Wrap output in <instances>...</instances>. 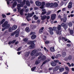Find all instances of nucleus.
<instances>
[{
	"label": "nucleus",
	"instance_id": "nucleus-24",
	"mask_svg": "<svg viewBox=\"0 0 74 74\" xmlns=\"http://www.w3.org/2000/svg\"><path fill=\"white\" fill-rule=\"evenodd\" d=\"M45 5V2H42V5L40 7V8H43L44 6Z\"/></svg>",
	"mask_w": 74,
	"mask_h": 74
},
{
	"label": "nucleus",
	"instance_id": "nucleus-3",
	"mask_svg": "<svg viewBox=\"0 0 74 74\" xmlns=\"http://www.w3.org/2000/svg\"><path fill=\"white\" fill-rule=\"evenodd\" d=\"M27 44L29 45L31 44V45L29 46V49H32V48H33L34 47V45H35V44L34 43V41L29 42L27 43Z\"/></svg>",
	"mask_w": 74,
	"mask_h": 74
},
{
	"label": "nucleus",
	"instance_id": "nucleus-57",
	"mask_svg": "<svg viewBox=\"0 0 74 74\" xmlns=\"http://www.w3.org/2000/svg\"><path fill=\"white\" fill-rule=\"evenodd\" d=\"M50 34H51V35H52V34H53V32H52V31H50Z\"/></svg>",
	"mask_w": 74,
	"mask_h": 74
},
{
	"label": "nucleus",
	"instance_id": "nucleus-52",
	"mask_svg": "<svg viewBox=\"0 0 74 74\" xmlns=\"http://www.w3.org/2000/svg\"><path fill=\"white\" fill-rule=\"evenodd\" d=\"M21 49H22V47H20L18 48L17 49V51H20V50H21Z\"/></svg>",
	"mask_w": 74,
	"mask_h": 74
},
{
	"label": "nucleus",
	"instance_id": "nucleus-39",
	"mask_svg": "<svg viewBox=\"0 0 74 74\" xmlns=\"http://www.w3.org/2000/svg\"><path fill=\"white\" fill-rule=\"evenodd\" d=\"M5 20L4 19H3L2 21L1 22V24H3L4 22L5 21Z\"/></svg>",
	"mask_w": 74,
	"mask_h": 74
},
{
	"label": "nucleus",
	"instance_id": "nucleus-40",
	"mask_svg": "<svg viewBox=\"0 0 74 74\" xmlns=\"http://www.w3.org/2000/svg\"><path fill=\"white\" fill-rule=\"evenodd\" d=\"M68 59L69 60H71L72 59V56H69L68 58Z\"/></svg>",
	"mask_w": 74,
	"mask_h": 74
},
{
	"label": "nucleus",
	"instance_id": "nucleus-25",
	"mask_svg": "<svg viewBox=\"0 0 74 74\" xmlns=\"http://www.w3.org/2000/svg\"><path fill=\"white\" fill-rule=\"evenodd\" d=\"M24 10H23V9L21 10L20 11V14L21 15H22L23 14V11Z\"/></svg>",
	"mask_w": 74,
	"mask_h": 74
},
{
	"label": "nucleus",
	"instance_id": "nucleus-55",
	"mask_svg": "<svg viewBox=\"0 0 74 74\" xmlns=\"http://www.w3.org/2000/svg\"><path fill=\"white\" fill-rule=\"evenodd\" d=\"M39 32L40 33V34H41V33H42V32H43V30L40 29L39 30Z\"/></svg>",
	"mask_w": 74,
	"mask_h": 74
},
{
	"label": "nucleus",
	"instance_id": "nucleus-47",
	"mask_svg": "<svg viewBox=\"0 0 74 74\" xmlns=\"http://www.w3.org/2000/svg\"><path fill=\"white\" fill-rule=\"evenodd\" d=\"M29 8H27L25 10V11L27 12H29Z\"/></svg>",
	"mask_w": 74,
	"mask_h": 74
},
{
	"label": "nucleus",
	"instance_id": "nucleus-22",
	"mask_svg": "<svg viewBox=\"0 0 74 74\" xmlns=\"http://www.w3.org/2000/svg\"><path fill=\"white\" fill-rule=\"evenodd\" d=\"M64 68L61 67L59 68V70L60 72H58V73H60L61 72H62V71H64Z\"/></svg>",
	"mask_w": 74,
	"mask_h": 74
},
{
	"label": "nucleus",
	"instance_id": "nucleus-23",
	"mask_svg": "<svg viewBox=\"0 0 74 74\" xmlns=\"http://www.w3.org/2000/svg\"><path fill=\"white\" fill-rule=\"evenodd\" d=\"M25 4L27 5V6H30V2H29V1L27 0L25 2Z\"/></svg>",
	"mask_w": 74,
	"mask_h": 74
},
{
	"label": "nucleus",
	"instance_id": "nucleus-9",
	"mask_svg": "<svg viewBox=\"0 0 74 74\" xmlns=\"http://www.w3.org/2000/svg\"><path fill=\"white\" fill-rule=\"evenodd\" d=\"M19 29H17L15 31V37H18L19 36Z\"/></svg>",
	"mask_w": 74,
	"mask_h": 74
},
{
	"label": "nucleus",
	"instance_id": "nucleus-26",
	"mask_svg": "<svg viewBox=\"0 0 74 74\" xmlns=\"http://www.w3.org/2000/svg\"><path fill=\"white\" fill-rule=\"evenodd\" d=\"M70 33L72 35V36H74V31H73V30H70Z\"/></svg>",
	"mask_w": 74,
	"mask_h": 74
},
{
	"label": "nucleus",
	"instance_id": "nucleus-32",
	"mask_svg": "<svg viewBox=\"0 0 74 74\" xmlns=\"http://www.w3.org/2000/svg\"><path fill=\"white\" fill-rule=\"evenodd\" d=\"M25 31L27 32H30V29L29 27H27L25 28Z\"/></svg>",
	"mask_w": 74,
	"mask_h": 74
},
{
	"label": "nucleus",
	"instance_id": "nucleus-16",
	"mask_svg": "<svg viewBox=\"0 0 74 74\" xmlns=\"http://www.w3.org/2000/svg\"><path fill=\"white\" fill-rule=\"evenodd\" d=\"M16 29H17V26L16 25H14L12 27V30H16Z\"/></svg>",
	"mask_w": 74,
	"mask_h": 74
},
{
	"label": "nucleus",
	"instance_id": "nucleus-20",
	"mask_svg": "<svg viewBox=\"0 0 74 74\" xmlns=\"http://www.w3.org/2000/svg\"><path fill=\"white\" fill-rule=\"evenodd\" d=\"M51 65L52 66H53V67H55V66H56V64L55 63L53 62H51Z\"/></svg>",
	"mask_w": 74,
	"mask_h": 74
},
{
	"label": "nucleus",
	"instance_id": "nucleus-28",
	"mask_svg": "<svg viewBox=\"0 0 74 74\" xmlns=\"http://www.w3.org/2000/svg\"><path fill=\"white\" fill-rule=\"evenodd\" d=\"M31 38L32 39H35V38H36V35H33L31 37Z\"/></svg>",
	"mask_w": 74,
	"mask_h": 74
},
{
	"label": "nucleus",
	"instance_id": "nucleus-63",
	"mask_svg": "<svg viewBox=\"0 0 74 74\" xmlns=\"http://www.w3.org/2000/svg\"><path fill=\"white\" fill-rule=\"evenodd\" d=\"M65 10H66V8H64L62 9V11H64Z\"/></svg>",
	"mask_w": 74,
	"mask_h": 74
},
{
	"label": "nucleus",
	"instance_id": "nucleus-7",
	"mask_svg": "<svg viewBox=\"0 0 74 74\" xmlns=\"http://www.w3.org/2000/svg\"><path fill=\"white\" fill-rule=\"evenodd\" d=\"M61 26L62 27H64V29L66 30V29L67 28V25H66V24L63 23L61 25Z\"/></svg>",
	"mask_w": 74,
	"mask_h": 74
},
{
	"label": "nucleus",
	"instance_id": "nucleus-41",
	"mask_svg": "<svg viewBox=\"0 0 74 74\" xmlns=\"http://www.w3.org/2000/svg\"><path fill=\"white\" fill-rule=\"evenodd\" d=\"M15 32H13V33H12L11 34V36H14L15 35Z\"/></svg>",
	"mask_w": 74,
	"mask_h": 74
},
{
	"label": "nucleus",
	"instance_id": "nucleus-48",
	"mask_svg": "<svg viewBox=\"0 0 74 74\" xmlns=\"http://www.w3.org/2000/svg\"><path fill=\"white\" fill-rule=\"evenodd\" d=\"M8 31L9 32H12V28H9L8 29Z\"/></svg>",
	"mask_w": 74,
	"mask_h": 74
},
{
	"label": "nucleus",
	"instance_id": "nucleus-21",
	"mask_svg": "<svg viewBox=\"0 0 74 74\" xmlns=\"http://www.w3.org/2000/svg\"><path fill=\"white\" fill-rule=\"evenodd\" d=\"M68 7V8H71L72 7V3L71 2L69 3Z\"/></svg>",
	"mask_w": 74,
	"mask_h": 74
},
{
	"label": "nucleus",
	"instance_id": "nucleus-17",
	"mask_svg": "<svg viewBox=\"0 0 74 74\" xmlns=\"http://www.w3.org/2000/svg\"><path fill=\"white\" fill-rule=\"evenodd\" d=\"M46 59V57L45 56H43L41 60H40V61H41L42 62H43Z\"/></svg>",
	"mask_w": 74,
	"mask_h": 74
},
{
	"label": "nucleus",
	"instance_id": "nucleus-54",
	"mask_svg": "<svg viewBox=\"0 0 74 74\" xmlns=\"http://www.w3.org/2000/svg\"><path fill=\"white\" fill-rule=\"evenodd\" d=\"M66 45L67 47H71V44H67Z\"/></svg>",
	"mask_w": 74,
	"mask_h": 74
},
{
	"label": "nucleus",
	"instance_id": "nucleus-1",
	"mask_svg": "<svg viewBox=\"0 0 74 74\" xmlns=\"http://www.w3.org/2000/svg\"><path fill=\"white\" fill-rule=\"evenodd\" d=\"M8 21H6L5 22V23L2 25V27L3 28L2 29V31H4L5 29H7L10 27V25L9 24H8Z\"/></svg>",
	"mask_w": 74,
	"mask_h": 74
},
{
	"label": "nucleus",
	"instance_id": "nucleus-2",
	"mask_svg": "<svg viewBox=\"0 0 74 74\" xmlns=\"http://www.w3.org/2000/svg\"><path fill=\"white\" fill-rule=\"evenodd\" d=\"M25 2H26V0H23V2L20 3V4H18L17 5V9H18V11H19L21 10V7H23V5L25 4Z\"/></svg>",
	"mask_w": 74,
	"mask_h": 74
},
{
	"label": "nucleus",
	"instance_id": "nucleus-46",
	"mask_svg": "<svg viewBox=\"0 0 74 74\" xmlns=\"http://www.w3.org/2000/svg\"><path fill=\"white\" fill-rule=\"evenodd\" d=\"M66 64L68 65V66H69V67H71V65L70 64L69 62L66 63Z\"/></svg>",
	"mask_w": 74,
	"mask_h": 74
},
{
	"label": "nucleus",
	"instance_id": "nucleus-8",
	"mask_svg": "<svg viewBox=\"0 0 74 74\" xmlns=\"http://www.w3.org/2000/svg\"><path fill=\"white\" fill-rule=\"evenodd\" d=\"M34 14V12H32V13H28L27 14V16L29 18H31V17L33 16V15Z\"/></svg>",
	"mask_w": 74,
	"mask_h": 74
},
{
	"label": "nucleus",
	"instance_id": "nucleus-14",
	"mask_svg": "<svg viewBox=\"0 0 74 74\" xmlns=\"http://www.w3.org/2000/svg\"><path fill=\"white\" fill-rule=\"evenodd\" d=\"M42 11L43 12H42L41 14V15H44V14H45L46 13H47V11H46V10H45V9H42Z\"/></svg>",
	"mask_w": 74,
	"mask_h": 74
},
{
	"label": "nucleus",
	"instance_id": "nucleus-58",
	"mask_svg": "<svg viewBox=\"0 0 74 74\" xmlns=\"http://www.w3.org/2000/svg\"><path fill=\"white\" fill-rule=\"evenodd\" d=\"M36 34V33L35 32H32L30 34V35H31V34Z\"/></svg>",
	"mask_w": 74,
	"mask_h": 74
},
{
	"label": "nucleus",
	"instance_id": "nucleus-37",
	"mask_svg": "<svg viewBox=\"0 0 74 74\" xmlns=\"http://www.w3.org/2000/svg\"><path fill=\"white\" fill-rule=\"evenodd\" d=\"M68 25L70 27H72V26L73 25V24L71 22H69L68 23Z\"/></svg>",
	"mask_w": 74,
	"mask_h": 74
},
{
	"label": "nucleus",
	"instance_id": "nucleus-31",
	"mask_svg": "<svg viewBox=\"0 0 74 74\" xmlns=\"http://www.w3.org/2000/svg\"><path fill=\"white\" fill-rule=\"evenodd\" d=\"M53 6L54 7H57L58 6V3H57L56 2H55L53 4Z\"/></svg>",
	"mask_w": 74,
	"mask_h": 74
},
{
	"label": "nucleus",
	"instance_id": "nucleus-36",
	"mask_svg": "<svg viewBox=\"0 0 74 74\" xmlns=\"http://www.w3.org/2000/svg\"><path fill=\"white\" fill-rule=\"evenodd\" d=\"M36 69V67L34 66L31 69V71H34Z\"/></svg>",
	"mask_w": 74,
	"mask_h": 74
},
{
	"label": "nucleus",
	"instance_id": "nucleus-60",
	"mask_svg": "<svg viewBox=\"0 0 74 74\" xmlns=\"http://www.w3.org/2000/svg\"><path fill=\"white\" fill-rule=\"evenodd\" d=\"M57 56L58 57H61V55L60 54H58L57 55Z\"/></svg>",
	"mask_w": 74,
	"mask_h": 74
},
{
	"label": "nucleus",
	"instance_id": "nucleus-53",
	"mask_svg": "<svg viewBox=\"0 0 74 74\" xmlns=\"http://www.w3.org/2000/svg\"><path fill=\"white\" fill-rule=\"evenodd\" d=\"M2 16L3 17V18H5V17H6L5 15V14H2Z\"/></svg>",
	"mask_w": 74,
	"mask_h": 74
},
{
	"label": "nucleus",
	"instance_id": "nucleus-4",
	"mask_svg": "<svg viewBox=\"0 0 74 74\" xmlns=\"http://www.w3.org/2000/svg\"><path fill=\"white\" fill-rule=\"evenodd\" d=\"M57 28L58 29V30L56 31L57 34H59V35L61 34V32L59 31L61 30V25H59L58 26Z\"/></svg>",
	"mask_w": 74,
	"mask_h": 74
},
{
	"label": "nucleus",
	"instance_id": "nucleus-56",
	"mask_svg": "<svg viewBox=\"0 0 74 74\" xmlns=\"http://www.w3.org/2000/svg\"><path fill=\"white\" fill-rule=\"evenodd\" d=\"M45 42L46 44H49V41H46V42Z\"/></svg>",
	"mask_w": 74,
	"mask_h": 74
},
{
	"label": "nucleus",
	"instance_id": "nucleus-62",
	"mask_svg": "<svg viewBox=\"0 0 74 74\" xmlns=\"http://www.w3.org/2000/svg\"><path fill=\"white\" fill-rule=\"evenodd\" d=\"M53 69V67H50L49 69V70H52Z\"/></svg>",
	"mask_w": 74,
	"mask_h": 74
},
{
	"label": "nucleus",
	"instance_id": "nucleus-12",
	"mask_svg": "<svg viewBox=\"0 0 74 74\" xmlns=\"http://www.w3.org/2000/svg\"><path fill=\"white\" fill-rule=\"evenodd\" d=\"M36 52H37V50H33L31 53V56H33V55H34L36 53Z\"/></svg>",
	"mask_w": 74,
	"mask_h": 74
},
{
	"label": "nucleus",
	"instance_id": "nucleus-45",
	"mask_svg": "<svg viewBox=\"0 0 74 74\" xmlns=\"http://www.w3.org/2000/svg\"><path fill=\"white\" fill-rule=\"evenodd\" d=\"M54 62L55 63H58L59 62V61L58 60H54Z\"/></svg>",
	"mask_w": 74,
	"mask_h": 74
},
{
	"label": "nucleus",
	"instance_id": "nucleus-44",
	"mask_svg": "<svg viewBox=\"0 0 74 74\" xmlns=\"http://www.w3.org/2000/svg\"><path fill=\"white\" fill-rule=\"evenodd\" d=\"M51 14V12L50 11H48L47 13V15H49Z\"/></svg>",
	"mask_w": 74,
	"mask_h": 74
},
{
	"label": "nucleus",
	"instance_id": "nucleus-42",
	"mask_svg": "<svg viewBox=\"0 0 74 74\" xmlns=\"http://www.w3.org/2000/svg\"><path fill=\"white\" fill-rule=\"evenodd\" d=\"M53 6V3H51L50 4V3L49 7H52Z\"/></svg>",
	"mask_w": 74,
	"mask_h": 74
},
{
	"label": "nucleus",
	"instance_id": "nucleus-19",
	"mask_svg": "<svg viewBox=\"0 0 74 74\" xmlns=\"http://www.w3.org/2000/svg\"><path fill=\"white\" fill-rule=\"evenodd\" d=\"M16 5H17V3L16 2H14L13 4V7H12V9H14V7H16Z\"/></svg>",
	"mask_w": 74,
	"mask_h": 74
},
{
	"label": "nucleus",
	"instance_id": "nucleus-33",
	"mask_svg": "<svg viewBox=\"0 0 74 74\" xmlns=\"http://www.w3.org/2000/svg\"><path fill=\"white\" fill-rule=\"evenodd\" d=\"M34 19L35 20H37L38 19V17L37 16H36V15H34Z\"/></svg>",
	"mask_w": 74,
	"mask_h": 74
},
{
	"label": "nucleus",
	"instance_id": "nucleus-15",
	"mask_svg": "<svg viewBox=\"0 0 74 74\" xmlns=\"http://www.w3.org/2000/svg\"><path fill=\"white\" fill-rule=\"evenodd\" d=\"M41 19L42 21H44L46 18H47V16L44 15L42 16H41Z\"/></svg>",
	"mask_w": 74,
	"mask_h": 74
},
{
	"label": "nucleus",
	"instance_id": "nucleus-38",
	"mask_svg": "<svg viewBox=\"0 0 74 74\" xmlns=\"http://www.w3.org/2000/svg\"><path fill=\"white\" fill-rule=\"evenodd\" d=\"M62 39L63 40V41H67V39L65 38L64 37H62Z\"/></svg>",
	"mask_w": 74,
	"mask_h": 74
},
{
	"label": "nucleus",
	"instance_id": "nucleus-29",
	"mask_svg": "<svg viewBox=\"0 0 74 74\" xmlns=\"http://www.w3.org/2000/svg\"><path fill=\"white\" fill-rule=\"evenodd\" d=\"M62 56L63 57H64L66 56V53L65 52H63L62 53Z\"/></svg>",
	"mask_w": 74,
	"mask_h": 74
},
{
	"label": "nucleus",
	"instance_id": "nucleus-6",
	"mask_svg": "<svg viewBox=\"0 0 74 74\" xmlns=\"http://www.w3.org/2000/svg\"><path fill=\"white\" fill-rule=\"evenodd\" d=\"M59 66H56V67L53 70V74H55L56 71L59 70Z\"/></svg>",
	"mask_w": 74,
	"mask_h": 74
},
{
	"label": "nucleus",
	"instance_id": "nucleus-5",
	"mask_svg": "<svg viewBox=\"0 0 74 74\" xmlns=\"http://www.w3.org/2000/svg\"><path fill=\"white\" fill-rule=\"evenodd\" d=\"M39 55V57H38V59H41V58H42V54L41 53V52H39L38 53H36V54L35 55V56H38Z\"/></svg>",
	"mask_w": 74,
	"mask_h": 74
},
{
	"label": "nucleus",
	"instance_id": "nucleus-61",
	"mask_svg": "<svg viewBox=\"0 0 74 74\" xmlns=\"http://www.w3.org/2000/svg\"><path fill=\"white\" fill-rule=\"evenodd\" d=\"M68 60L69 59H68V58H66L64 59V60H65L66 61H67V60Z\"/></svg>",
	"mask_w": 74,
	"mask_h": 74
},
{
	"label": "nucleus",
	"instance_id": "nucleus-59",
	"mask_svg": "<svg viewBox=\"0 0 74 74\" xmlns=\"http://www.w3.org/2000/svg\"><path fill=\"white\" fill-rule=\"evenodd\" d=\"M16 42V40H14L13 41H12V44H13V43H14V42Z\"/></svg>",
	"mask_w": 74,
	"mask_h": 74
},
{
	"label": "nucleus",
	"instance_id": "nucleus-27",
	"mask_svg": "<svg viewBox=\"0 0 74 74\" xmlns=\"http://www.w3.org/2000/svg\"><path fill=\"white\" fill-rule=\"evenodd\" d=\"M50 49L51 52H54L55 51V49H54V47H52L50 48Z\"/></svg>",
	"mask_w": 74,
	"mask_h": 74
},
{
	"label": "nucleus",
	"instance_id": "nucleus-34",
	"mask_svg": "<svg viewBox=\"0 0 74 74\" xmlns=\"http://www.w3.org/2000/svg\"><path fill=\"white\" fill-rule=\"evenodd\" d=\"M30 54V52H28L27 53H26L25 54V55L26 57H27L28 56H29V55Z\"/></svg>",
	"mask_w": 74,
	"mask_h": 74
},
{
	"label": "nucleus",
	"instance_id": "nucleus-49",
	"mask_svg": "<svg viewBox=\"0 0 74 74\" xmlns=\"http://www.w3.org/2000/svg\"><path fill=\"white\" fill-rule=\"evenodd\" d=\"M65 69H66V70H67V71H69V68L67 67H65Z\"/></svg>",
	"mask_w": 74,
	"mask_h": 74
},
{
	"label": "nucleus",
	"instance_id": "nucleus-13",
	"mask_svg": "<svg viewBox=\"0 0 74 74\" xmlns=\"http://www.w3.org/2000/svg\"><path fill=\"white\" fill-rule=\"evenodd\" d=\"M35 3L37 6H40L41 5V3L38 1H36Z\"/></svg>",
	"mask_w": 74,
	"mask_h": 74
},
{
	"label": "nucleus",
	"instance_id": "nucleus-64",
	"mask_svg": "<svg viewBox=\"0 0 74 74\" xmlns=\"http://www.w3.org/2000/svg\"><path fill=\"white\" fill-rule=\"evenodd\" d=\"M37 22H38V23H40V20H38L37 21Z\"/></svg>",
	"mask_w": 74,
	"mask_h": 74
},
{
	"label": "nucleus",
	"instance_id": "nucleus-50",
	"mask_svg": "<svg viewBox=\"0 0 74 74\" xmlns=\"http://www.w3.org/2000/svg\"><path fill=\"white\" fill-rule=\"evenodd\" d=\"M49 30H50V31H53V29H52V28L51 27H49Z\"/></svg>",
	"mask_w": 74,
	"mask_h": 74
},
{
	"label": "nucleus",
	"instance_id": "nucleus-11",
	"mask_svg": "<svg viewBox=\"0 0 74 74\" xmlns=\"http://www.w3.org/2000/svg\"><path fill=\"white\" fill-rule=\"evenodd\" d=\"M56 16V14H53L51 15V18L52 21H53L55 19V17Z\"/></svg>",
	"mask_w": 74,
	"mask_h": 74
},
{
	"label": "nucleus",
	"instance_id": "nucleus-43",
	"mask_svg": "<svg viewBox=\"0 0 74 74\" xmlns=\"http://www.w3.org/2000/svg\"><path fill=\"white\" fill-rule=\"evenodd\" d=\"M50 3H46V7H49Z\"/></svg>",
	"mask_w": 74,
	"mask_h": 74
},
{
	"label": "nucleus",
	"instance_id": "nucleus-51",
	"mask_svg": "<svg viewBox=\"0 0 74 74\" xmlns=\"http://www.w3.org/2000/svg\"><path fill=\"white\" fill-rule=\"evenodd\" d=\"M44 49L46 52H48V50L47 49V48H46V47H44Z\"/></svg>",
	"mask_w": 74,
	"mask_h": 74
},
{
	"label": "nucleus",
	"instance_id": "nucleus-10",
	"mask_svg": "<svg viewBox=\"0 0 74 74\" xmlns=\"http://www.w3.org/2000/svg\"><path fill=\"white\" fill-rule=\"evenodd\" d=\"M61 21H63V22L64 23H66V21H67V17H64L63 18H61L60 19Z\"/></svg>",
	"mask_w": 74,
	"mask_h": 74
},
{
	"label": "nucleus",
	"instance_id": "nucleus-18",
	"mask_svg": "<svg viewBox=\"0 0 74 74\" xmlns=\"http://www.w3.org/2000/svg\"><path fill=\"white\" fill-rule=\"evenodd\" d=\"M50 60L49 59H47L45 61H44V62H43L42 65V66H43V64H45V63H47V62H49V61Z\"/></svg>",
	"mask_w": 74,
	"mask_h": 74
},
{
	"label": "nucleus",
	"instance_id": "nucleus-30",
	"mask_svg": "<svg viewBox=\"0 0 74 74\" xmlns=\"http://www.w3.org/2000/svg\"><path fill=\"white\" fill-rule=\"evenodd\" d=\"M41 62V61L40 60L39 61L38 60H36L35 62V64L36 65L38 64L39 63H40V62Z\"/></svg>",
	"mask_w": 74,
	"mask_h": 74
},
{
	"label": "nucleus",
	"instance_id": "nucleus-35",
	"mask_svg": "<svg viewBox=\"0 0 74 74\" xmlns=\"http://www.w3.org/2000/svg\"><path fill=\"white\" fill-rule=\"evenodd\" d=\"M28 40V38H25L23 40V41H24V42H26V41H27Z\"/></svg>",
	"mask_w": 74,
	"mask_h": 74
}]
</instances>
